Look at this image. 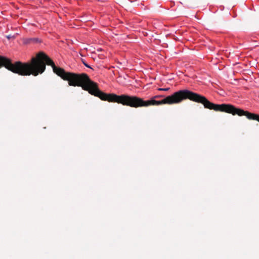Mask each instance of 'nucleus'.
<instances>
[{"instance_id": "obj_1", "label": "nucleus", "mask_w": 259, "mask_h": 259, "mask_svg": "<svg viewBox=\"0 0 259 259\" xmlns=\"http://www.w3.org/2000/svg\"><path fill=\"white\" fill-rule=\"evenodd\" d=\"M98 98L103 101L109 102H116L124 106L138 108L148 107L152 105L162 104H175L182 102L183 100L189 99L193 102L201 103L204 108L215 111L224 112L233 115L239 116H245L249 120H256L259 122V114L250 113L241 109L235 107L231 104H215L209 101L204 96L194 93L188 90H180L168 96L161 101H156V99L163 97V96H155L149 100L144 101L142 98L135 96L123 94L117 95L114 94H106L101 91L98 92Z\"/></svg>"}, {"instance_id": "obj_2", "label": "nucleus", "mask_w": 259, "mask_h": 259, "mask_svg": "<svg viewBox=\"0 0 259 259\" xmlns=\"http://www.w3.org/2000/svg\"><path fill=\"white\" fill-rule=\"evenodd\" d=\"M46 65L51 66L53 72L64 80L67 81L70 86L80 87L92 95L99 96L98 92L100 90L98 84L92 81L87 74L65 71L63 68L57 67L53 61L42 52L37 53L29 62L24 63L18 61L13 63L10 59L0 56V67L4 66L21 76H36L45 71Z\"/></svg>"}, {"instance_id": "obj_3", "label": "nucleus", "mask_w": 259, "mask_h": 259, "mask_svg": "<svg viewBox=\"0 0 259 259\" xmlns=\"http://www.w3.org/2000/svg\"><path fill=\"white\" fill-rule=\"evenodd\" d=\"M35 39H33V38H24L23 39V43L25 44H30L31 41L34 40Z\"/></svg>"}, {"instance_id": "obj_4", "label": "nucleus", "mask_w": 259, "mask_h": 259, "mask_svg": "<svg viewBox=\"0 0 259 259\" xmlns=\"http://www.w3.org/2000/svg\"><path fill=\"white\" fill-rule=\"evenodd\" d=\"M6 37H7L8 39H10L11 38L14 39V38H15L16 36H15V35H12L10 34V35H7V36H6Z\"/></svg>"}, {"instance_id": "obj_5", "label": "nucleus", "mask_w": 259, "mask_h": 259, "mask_svg": "<svg viewBox=\"0 0 259 259\" xmlns=\"http://www.w3.org/2000/svg\"><path fill=\"white\" fill-rule=\"evenodd\" d=\"M169 90V88H159L158 90L159 91H167Z\"/></svg>"}, {"instance_id": "obj_6", "label": "nucleus", "mask_w": 259, "mask_h": 259, "mask_svg": "<svg viewBox=\"0 0 259 259\" xmlns=\"http://www.w3.org/2000/svg\"><path fill=\"white\" fill-rule=\"evenodd\" d=\"M82 63L84 65V66H86L87 67L91 68V67L87 63H86L85 62L82 61Z\"/></svg>"}]
</instances>
